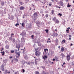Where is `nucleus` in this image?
Here are the masks:
<instances>
[{"mask_svg":"<svg viewBox=\"0 0 74 74\" xmlns=\"http://www.w3.org/2000/svg\"><path fill=\"white\" fill-rule=\"evenodd\" d=\"M25 38L23 37H22L21 38V44H22V45H24V44H25Z\"/></svg>","mask_w":74,"mask_h":74,"instance_id":"1","label":"nucleus"},{"mask_svg":"<svg viewBox=\"0 0 74 74\" xmlns=\"http://www.w3.org/2000/svg\"><path fill=\"white\" fill-rule=\"evenodd\" d=\"M33 16H34V18H38V15H37V14L36 13H34L33 15Z\"/></svg>","mask_w":74,"mask_h":74,"instance_id":"2","label":"nucleus"},{"mask_svg":"<svg viewBox=\"0 0 74 74\" xmlns=\"http://www.w3.org/2000/svg\"><path fill=\"white\" fill-rule=\"evenodd\" d=\"M60 56L62 58H65V57H66V56L62 53L60 54Z\"/></svg>","mask_w":74,"mask_h":74,"instance_id":"3","label":"nucleus"},{"mask_svg":"<svg viewBox=\"0 0 74 74\" xmlns=\"http://www.w3.org/2000/svg\"><path fill=\"white\" fill-rule=\"evenodd\" d=\"M26 32H22V33L21 34H20V35H21L22 36H26Z\"/></svg>","mask_w":74,"mask_h":74,"instance_id":"4","label":"nucleus"},{"mask_svg":"<svg viewBox=\"0 0 74 74\" xmlns=\"http://www.w3.org/2000/svg\"><path fill=\"white\" fill-rule=\"evenodd\" d=\"M16 58H19V56H20V53H19V52L18 53H16Z\"/></svg>","mask_w":74,"mask_h":74,"instance_id":"5","label":"nucleus"},{"mask_svg":"<svg viewBox=\"0 0 74 74\" xmlns=\"http://www.w3.org/2000/svg\"><path fill=\"white\" fill-rule=\"evenodd\" d=\"M38 62V59L36 58L35 60V64L37 65Z\"/></svg>","mask_w":74,"mask_h":74,"instance_id":"6","label":"nucleus"},{"mask_svg":"<svg viewBox=\"0 0 74 74\" xmlns=\"http://www.w3.org/2000/svg\"><path fill=\"white\" fill-rule=\"evenodd\" d=\"M66 59L67 60H68V61H69V60H70V56L68 55L66 56Z\"/></svg>","mask_w":74,"mask_h":74,"instance_id":"7","label":"nucleus"},{"mask_svg":"<svg viewBox=\"0 0 74 74\" xmlns=\"http://www.w3.org/2000/svg\"><path fill=\"white\" fill-rule=\"evenodd\" d=\"M35 55L36 56H38V55H39V53L38 52V51H36L35 53Z\"/></svg>","mask_w":74,"mask_h":74,"instance_id":"8","label":"nucleus"},{"mask_svg":"<svg viewBox=\"0 0 74 74\" xmlns=\"http://www.w3.org/2000/svg\"><path fill=\"white\" fill-rule=\"evenodd\" d=\"M20 10H23L25 8V7L21 6L20 7Z\"/></svg>","mask_w":74,"mask_h":74,"instance_id":"9","label":"nucleus"},{"mask_svg":"<svg viewBox=\"0 0 74 74\" xmlns=\"http://www.w3.org/2000/svg\"><path fill=\"white\" fill-rule=\"evenodd\" d=\"M58 36V34H57V33H54L53 34V36L54 37H57Z\"/></svg>","mask_w":74,"mask_h":74,"instance_id":"10","label":"nucleus"},{"mask_svg":"<svg viewBox=\"0 0 74 74\" xmlns=\"http://www.w3.org/2000/svg\"><path fill=\"white\" fill-rule=\"evenodd\" d=\"M8 61L7 60H3V62L5 63H6Z\"/></svg>","mask_w":74,"mask_h":74,"instance_id":"11","label":"nucleus"},{"mask_svg":"<svg viewBox=\"0 0 74 74\" xmlns=\"http://www.w3.org/2000/svg\"><path fill=\"white\" fill-rule=\"evenodd\" d=\"M61 51L62 52H64V48L63 47H62L61 49Z\"/></svg>","mask_w":74,"mask_h":74,"instance_id":"12","label":"nucleus"},{"mask_svg":"<svg viewBox=\"0 0 74 74\" xmlns=\"http://www.w3.org/2000/svg\"><path fill=\"white\" fill-rule=\"evenodd\" d=\"M40 49H41V48H40V47H38L37 49H35V50L36 51H40Z\"/></svg>","mask_w":74,"mask_h":74,"instance_id":"13","label":"nucleus"},{"mask_svg":"<svg viewBox=\"0 0 74 74\" xmlns=\"http://www.w3.org/2000/svg\"><path fill=\"white\" fill-rule=\"evenodd\" d=\"M54 22H55L56 23H59V20L57 19L56 20V21Z\"/></svg>","mask_w":74,"mask_h":74,"instance_id":"14","label":"nucleus"},{"mask_svg":"<svg viewBox=\"0 0 74 74\" xmlns=\"http://www.w3.org/2000/svg\"><path fill=\"white\" fill-rule=\"evenodd\" d=\"M70 29V27H68L67 28V29L66 30V32H67V33H69V29Z\"/></svg>","mask_w":74,"mask_h":74,"instance_id":"15","label":"nucleus"},{"mask_svg":"<svg viewBox=\"0 0 74 74\" xmlns=\"http://www.w3.org/2000/svg\"><path fill=\"white\" fill-rule=\"evenodd\" d=\"M60 4L61 6H63V2L61 1L60 2Z\"/></svg>","mask_w":74,"mask_h":74,"instance_id":"16","label":"nucleus"},{"mask_svg":"<svg viewBox=\"0 0 74 74\" xmlns=\"http://www.w3.org/2000/svg\"><path fill=\"white\" fill-rule=\"evenodd\" d=\"M1 70L3 71H4V66H3L1 68Z\"/></svg>","mask_w":74,"mask_h":74,"instance_id":"17","label":"nucleus"},{"mask_svg":"<svg viewBox=\"0 0 74 74\" xmlns=\"http://www.w3.org/2000/svg\"><path fill=\"white\" fill-rule=\"evenodd\" d=\"M65 42H66L65 40L64 39L62 41V42H61V43L63 44V43H65Z\"/></svg>","mask_w":74,"mask_h":74,"instance_id":"18","label":"nucleus"},{"mask_svg":"<svg viewBox=\"0 0 74 74\" xmlns=\"http://www.w3.org/2000/svg\"><path fill=\"white\" fill-rule=\"evenodd\" d=\"M16 47L17 48H20V47H21V46H20V45H17L16 46Z\"/></svg>","mask_w":74,"mask_h":74,"instance_id":"19","label":"nucleus"},{"mask_svg":"<svg viewBox=\"0 0 74 74\" xmlns=\"http://www.w3.org/2000/svg\"><path fill=\"white\" fill-rule=\"evenodd\" d=\"M16 62H18V59H16V58H14L13 59Z\"/></svg>","mask_w":74,"mask_h":74,"instance_id":"20","label":"nucleus"},{"mask_svg":"<svg viewBox=\"0 0 74 74\" xmlns=\"http://www.w3.org/2000/svg\"><path fill=\"white\" fill-rule=\"evenodd\" d=\"M53 20L54 21V22H55L56 20V17H54L53 18Z\"/></svg>","mask_w":74,"mask_h":74,"instance_id":"21","label":"nucleus"},{"mask_svg":"<svg viewBox=\"0 0 74 74\" xmlns=\"http://www.w3.org/2000/svg\"><path fill=\"white\" fill-rule=\"evenodd\" d=\"M55 59L56 60L57 62L58 61V58L56 57H55Z\"/></svg>","mask_w":74,"mask_h":74,"instance_id":"22","label":"nucleus"},{"mask_svg":"<svg viewBox=\"0 0 74 74\" xmlns=\"http://www.w3.org/2000/svg\"><path fill=\"white\" fill-rule=\"evenodd\" d=\"M4 53H5L4 51H3V52L2 51L1 52V53H2V56L4 55Z\"/></svg>","mask_w":74,"mask_h":74,"instance_id":"23","label":"nucleus"},{"mask_svg":"<svg viewBox=\"0 0 74 74\" xmlns=\"http://www.w3.org/2000/svg\"><path fill=\"white\" fill-rule=\"evenodd\" d=\"M41 74H47V73H46L44 71H43L42 72V73H41Z\"/></svg>","mask_w":74,"mask_h":74,"instance_id":"24","label":"nucleus"},{"mask_svg":"<svg viewBox=\"0 0 74 74\" xmlns=\"http://www.w3.org/2000/svg\"><path fill=\"white\" fill-rule=\"evenodd\" d=\"M35 73L36 74H40V73H39V72L38 71H35Z\"/></svg>","mask_w":74,"mask_h":74,"instance_id":"25","label":"nucleus"},{"mask_svg":"<svg viewBox=\"0 0 74 74\" xmlns=\"http://www.w3.org/2000/svg\"><path fill=\"white\" fill-rule=\"evenodd\" d=\"M24 58L25 59H27V56L25 55L24 57Z\"/></svg>","mask_w":74,"mask_h":74,"instance_id":"26","label":"nucleus"},{"mask_svg":"<svg viewBox=\"0 0 74 74\" xmlns=\"http://www.w3.org/2000/svg\"><path fill=\"white\" fill-rule=\"evenodd\" d=\"M5 48L6 49H8L9 48V46H6Z\"/></svg>","mask_w":74,"mask_h":74,"instance_id":"27","label":"nucleus"},{"mask_svg":"<svg viewBox=\"0 0 74 74\" xmlns=\"http://www.w3.org/2000/svg\"><path fill=\"white\" fill-rule=\"evenodd\" d=\"M17 51H18V50L16 49L15 50V52L16 54L18 53Z\"/></svg>","mask_w":74,"mask_h":74,"instance_id":"28","label":"nucleus"},{"mask_svg":"<svg viewBox=\"0 0 74 74\" xmlns=\"http://www.w3.org/2000/svg\"><path fill=\"white\" fill-rule=\"evenodd\" d=\"M68 7H71V5H69V3H68V5L67 6Z\"/></svg>","mask_w":74,"mask_h":74,"instance_id":"29","label":"nucleus"},{"mask_svg":"<svg viewBox=\"0 0 74 74\" xmlns=\"http://www.w3.org/2000/svg\"><path fill=\"white\" fill-rule=\"evenodd\" d=\"M5 72L6 73H8L9 74H10V72L8 71H7V70H6L5 71Z\"/></svg>","mask_w":74,"mask_h":74,"instance_id":"30","label":"nucleus"},{"mask_svg":"<svg viewBox=\"0 0 74 74\" xmlns=\"http://www.w3.org/2000/svg\"><path fill=\"white\" fill-rule=\"evenodd\" d=\"M51 13L52 14H54V10H51Z\"/></svg>","mask_w":74,"mask_h":74,"instance_id":"31","label":"nucleus"},{"mask_svg":"<svg viewBox=\"0 0 74 74\" xmlns=\"http://www.w3.org/2000/svg\"><path fill=\"white\" fill-rule=\"evenodd\" d=\"M36 24H37H37L38 25H40V22H38L37 23L36 22Z\"/></svg>","mask_w":74,"mask_h":74,"instance_id":"32","label":"nucleus"},{"mask_svg":"<svg viewBox=\"0 0 74 74\" xmlns=\"http://www.w3.org/2000/svg\"><path fill=\"white\" fill-rule=\"evenodd\" d=\"M21 50H23V52H25V47H24L23 49H21Z\"/></svg>","mask_w":74,"mask_h":74,"instance_id":"33","label":"nucleus"},{"mask_svg":"<svg viewBox=\"0 0 74 74\" xmlns=\"http://www.w3.org/2000/svg\"><path fill=\"white\" fill-rule=\"evenodd\" d=\"M10 52H11V53H14V50H11L10 51Z\"/></svg>","mask_w":74,"mask_h":74,"instance_id":"34","label":"nucleus"},{"mask_svg":"<svg viewBox=\"0 0 74 74\" xmlns=\"http://www.w3.org/2000/svg\"><path fill=\"white\" fill-rule=\"evenodd\" d=\"M4 2L3 1L1 3V5H4Z\"/></svg>","mask_w":74,"mask_h":74,"instance_id":"35","label":"nucleus"},{"mask_svg":"<svg viewBox=\"0 0 74 74\" xmlns=\"http://www.w3.org/2000/svg\"><path fill=\"white\" fill-rule=\"evenodd\" d=\"M44 51H45V52H46V51H48V50L47 49H44Z\"/></svg>","mask_w":74,"mask_h":74,"instance_id":"36","label":"nucleus"},{"mask_svg":"<svg viewBox=\"0 0 74 74\" xmlns=\"http://www.w3.org/2000/svg\"><path fill=\"white\" fill-rule=\"evenodd\" d=\"M9 40H11L12 39V38L11 37H10V38H9Z\"/></svg>","mask_w":74,"mask_h":74,"instance_id":"37","label":"nucleus"},{"mask_svg":"<svg viewBox=\"0 0 74 74\" xmlns=\"http://www.w3.org/2000/svg\"><path fill=\"white\" fill-rule=\"evenodd\" d=\"M45 31L46 32V33H48V29L45 30Z\"/></svg>","mask_w":74,"mask_h":74,"instance_id":"38","label":"nucleus"},{"mask_svg":"<svg viewBox=\"0 0 74 74\" xmlns=\"http://www.w3.org/2000/svg\"><path fill=\"white\" fill-rule=\"evenodd\" d=\"M18 25H19V24L18 23H17V24H16V25H15V26H18Z\"/></svg>","mask_w":74,"mask_h":74,"instance_id":"39","label":"nucleus"},{"mask_svg":"<svg viewBox=\"0 0 74 74\" xmlns=\"http://www.w3.org/2000/svg\"><path fill=\"white\" fill-rule=\"evenodd\" d=\"M45 16H46V18H48V14H46Z\"/></svg>","mask_w":74,"mask_h":74,"instance_id":"40","label":"nucleus"},{"mask_svg":"<svg viewBox=\"0 0 74 74\" xmlns=\"http://www.w3.org/2000/svg\"><path fill=\"white\" fill-rule=\"evenodd\" d=\"M14 34L13 33H12L11 34V36H12V37H14Z\"/></svg>","mask_w":74,"mask_h":74,"instance_id":"41","label":"nucleus"},{"mask_svg":"<svg viewBox=\"0 0 74 74\" xmlns=\"http://www.w3.org/2000/svg\"><path fill=\"white\" fill-rule=\"evenodd\" d=\"M58 15H60V16H62V14H60V13H59L58 14Z\"/></svg>","mask_w":74,"mask_h":74,"instance_id":"42","label":"nucleus"},{"mask_svg":"<svg viewBox=\"0 0 74 74\" xmlns=\"http://www.w3.org/2000/svg\"><path fill=\"white\" fill-rule=\"evenodd\" d=\"M45 56V59H47V58H48L47 57V56Z\"/></svg>","mask_w":74,"mask_h":74,"instance_id":"43","label":"nucleus"},{"mask_svg":"<svg viewBox=\"0 0 74 74\" xmlns=\"http://www.w3.org/2000/svg\"><path fill=\"white\" fill-rule=\"evenodd\" d=\"M20 4H21V5H22V4H23L24 3H23L21 2H20Z\"/></svg>","mask_w":74,"mask_h":74,"instance_id":"44","label":"nucleus"},{"mask_svg":"<svg viewBox=\"0 0 74 74\" xmlns=\"http://www.w3.org/2000/svg\"><path fill=\"white\" fill-rule=\"evenodd\" d=\"M49 6H51V5H52V4L51 3H50L49 4Z\"/></svg>","mask_w":74,"mask_h":74,"instance_id":"45","label":"nucleus"},{"mask_svg":"<svg viewBox=\"0 0 74 74\" xmlns=\"http://www.w3.org/2000/svg\"><path fill=\"white\" fill-rule=\"evenodd\" d=\"M24 25V23H23L22 24V26L23 27V25Z\"/></svg>","mask_w":74,"mask_h":74,"instance_id":"46","label":"nucleus"},{"mask_svg":"<svg viewBox=\"0 0 74 74\" xmlns=\"http://www.w3.org/2000/svg\"><path fill=\"white\" fill-rule=\"evenodd\" d=\"M12 40H13L14 42H15V38H13L12 39Z\"/></svg>","mask_w":74,"mask_h":74,"instance_id":"47","label":"nucleus"},{"mask_svg":"<svg viewBox=\"0 0 74 74\" xmlns=\"http://www.w3.org/2000/svg\"><path fill=\"white\" fill-rule=\"evenodd\" d=\"M18 72H15L14 74H18Z\"/></svg>","mask_w":74,"mask_h":74,"instance_id":"48","label":"nucleus"},{"mask_svg":"<svg viewBox=\"0 0 74 74\" xmlns=\"http://www.w3.org/2000/svg\"><path fill=\"white\" fill-rule=\"evenodd\" d=\"M69 38H71V35H69Z\"/></svg>","mask_w":74,"mask_h":74,"instance_id":"49","label":"nucleus"},{"mask_svg":"<svg viewBox=\"0 0 74 74\" xmlns=\"http://www.w3.org/2000/svg\"><path fill=\"white\" fill-rule=\"evenodd\" d=\"M3 50H4V48H2V49H1V51H3Z\"/></svg>","mask_w":74,"mask_h":74,"instance_id":"50","label":"nucleus"},{"mask_svg":"<svg viewBox=\"0 0 74 74\" xmlns=\"http://www.w3.org/2000/svg\"><path fill=\"white\" fill-rule=\"evenodd\" d=\"M28 64H29V65H30V64H31V63H30V62H28Z\"/></svg>","mask_w":74,"mask_h":74,"instance_id":"51","label":"nucleus"},{"mask_svg":"<svg viewBox=\"0 0 74 74\" xmlns=\"http://www.w3.org/2000/svg\"><path fill=\"white\" fill-rule=\"evenodd\" d=\"M44 3H46V0H43Z\"/></svg>","mask_w":74,"mask_h":74,"instance_id":"52","label":"nucleus"},{"mask_svg":"<svg viewBox=\"0 0 74 74\" xmlns=\"http://www.w3.org/2000/svg\"><path fill=\"white\" fill-rule=\"evenodd\" d=\"M42 69H45V67H44V66H42Z\"/></svg>","mask_w":74,"mask_h":74,"instance_id":"53","label":"nucleus"},{"mask_svg":"<svg viewBox=\"0 0 74 74\" xmlns=\"http://www.w3.org/2000/svg\"><path fill=\"white\" fill-rule=\"evenodd\" d=\"M55 60H56L55 59L53 58V61H55Z\"/></svg>","mask_w":74,"mask_h":74,"instance_id":"54","label":"nucleus"},{"mask_svg":"<svg viewBox=\"0 0 74 74\" xmlns=\"http://www.w3.org/2000/svg\"><path fill=\"white\" fill-rule=\"evenodd\" d=\"M14 62V60H12V63H13Z\"/></svg>","mask_w":74,"mask_h":74,"instance_id":"55","label":"nucleus"},{"mask_svg":"<svg viewBox=\"0 0 74 74\" xmlns=\"http://www.w3.org/2000/svg\"><path fill=\"white\" fill-rule=\"evenodd\" d=\"M23 73H24V72H25V70L23 69Z\"/></svg>","mask_w":74,"mask_h":74,"instance_id":"56","label":"nucleus"},{"mask_svg":"<svg viewBox=\"0 0 74 74\" xmlns=\"http://www.w3.org/2000/svg\"><path fill=\"white\" fill-rule=\"evenodd\" d=\"M43 59L44 60H45V56H44L43 57Z\"/></svg>","mask_w":74,"mask_h":74,"instance_id":"57","label":"nucleus"},{"mask_svg":"<svg viewBox=\"0 0 74 74\" xmlns=\"http://www.w3.org/2000/svg\"><path fill=\"white\" fill-rule=\"evenodd\" d=\"M44 14H42V16H44Z\"/></svg>","mask_w":74,"mask_h":74,"instance_id":"58","label":"nucleus"},{"mask_svg":"<svg viewBox=\"0 0 74 74\" xmlns=\"http://www.w3.org/2000/svg\"><path fill=\"white\" fill-rule=\"evenodd\" d=\"M23 64H25V61H23Z\"/></svg>","mask_w":74,"mask_h":74,"instance_id":"59","label":"nucleus"},{"mask_svg":"<svg viewBox=\"0 0 74 74\" xmlns=\"http://www.w3.org/2000/svg\"><path fill=\"white\" fill-rule=\"evenodd\" d=\"M10 58H12V56H11V57H10Z\"/></svg>","mask_w":74,"mask_h":74,"instance_id":"60","label":"nucleus"},{"mask_svg":"<svg viewBox=\"0 0 74 74\" xmlns=\"http://www.w3.org/2000/svg\"><path fill=\"white\" fill-rule=\"evenodd\" d=\"M25 1H27V2H28V1H29V0H25Z\"/></svg>","mask_w":74,"mask_h":74,"instance_id":"61","label":"nucleus"},{"mask_svg":"<svg viewBox=\"0 0 74 74\" xmlns=\"http://www.w3.org/2000/svg\"><path fill=\"white\" fill-rule=\"evenodd\" d=\"M64 64H65V62H64L63 63V65H62V66H63V65H64Z\"/></svg>","mask_w":74,"mask_h":74,"instance_id":"62","label":"nucleus"},{"mask_svg":"<svg viewBox=\"0 0 74 74\" xmlns=\"http://www.w3.org/2000/svg\"><path fill=\"white\" fill-rule=\"evenodd\" d=\"M31 37H32V38H33V37H34V35H32V36H31Z\"/></svg>","mask_w":74,"mask_h":74,"instance_id":"63","label":"nucleus"},{"mask_svg":"<svg viewBox=\"0 0 74 74\" xmlns=\"http://www.w3.org/2000/svg\"><path fill=\"white\" fill-rule=\"evenodd\" d=\"M48 40H51V39L49 38H48Z\"/></svg>","mask_w":74,"mask_h":74,"instance_id":"64","label":"nucleus"}]
</instances>
